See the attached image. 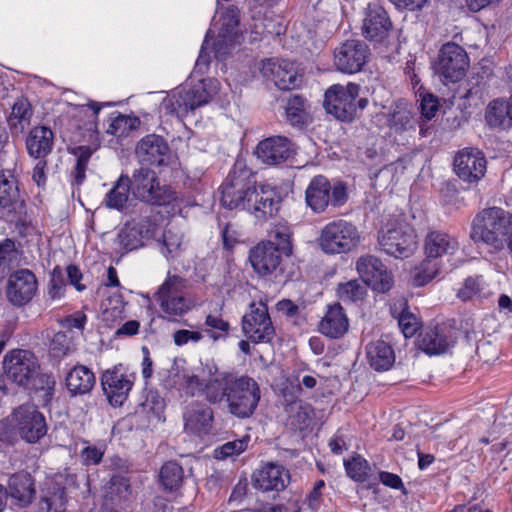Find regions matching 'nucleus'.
Returning a JSON list of instances; mask_svg holds the SVG:
<instances>
[{"instance_id": "11", "label": "nucleus", "mask_w": 512, "mask_h": 512, "mask_svg": "<svg viewBox=\"0 0 512 512\" xmlns=\"http://www.w3.org/2000/svg\"><path fill=\"white\" fill-rule=\"evenodd\" d=\"M136 375L122 364L103 372L101 385L107 400L113 407H120L128 399Z\"/></svg>"}, {"instance_id": "4", "label": "nucleus", "mask_w": 512, "mask_h": 512, "mask_svg": "<svg viewBox=\"0 0 512 512\" xmlns=\"http://www.w3.org/2000/svg\"><path fill=\"white\" fill-rule=\"evenodd\" d=\"M131 194L141 202L154 206L169 205L177 200L176 192L166 184H161L156 172L140 167L129 177Z\"/></svg>"}, {"instance_id": "23", "label": "nucleus", "mask_w": 512, "mask_h": 512, "mask_svg": "<svg viewBox=\"0 0 512 512\" xmlns=\"http://www.w3.org/2000/svg\"><path fill=\"white\" fill-rule=\"evenodd\" d=\"M486 159L477 148H464L454 158V171L464 182L477 183L486 172Z\"/></svg>"}, {"instance_id": "8", "label": "nucleus", "mask_w": 512, "mask_h": 512, "mask_svg": "<svg viewBox=\"0 0 512 512\" xmlns=\"http://www.w3.org/2000/svg\"><path fill=\"white\" fill-rule=\"evenodd\" d=\"M378 243L382 251L395 258H408L416 248V234L412 227L396 218L379 231Z\"/></svg>"}, {"instance_id": "51", "label": "nucleus", "mask_w": 512, "mask_h": 512, "mask_svg": "<svg viewBox=\"0 0 512 512\" xmlns=\"http://www.w3.org/2000/svg\"><path fill=\"white\" fill-rule=\"evenodd\" d=\"M344 467L347 475L354 481L364 482L367 480L370 465L362 456L356 455L350 460L344 461Z\"/></svg>"}, {"instance_id": "31", "label": "nucleus", "mask_w": 512, "mask_h": 512, "mask_svg": "<svg viewBox=\"0 0 512 512\" xmlns=\"http://www.w3.org/2000/svg\"><path fill=\"white\" fill-rule=\"evenodd\" d=\"M185 429L197 434H208L213 425L214 412L211 407L204 404H192L184 413Z\"/></svg>"}, {"instance_id": "64", "label": "nucleus", "mask_w": 512, "mask_h": 512, "mask_svg": "<svg viewBox=\"0 0 512 512\" xmlns=\"http://www.w3.org/2000/svg\"><path fill=\"white\" fill-rule=\"evenodd\" d=\"M144 512H173V506L164 496L156 495L152 502L145 507Z\"/></svg>"}, {"instance_id": "26", "label": "nucleus", "mask_w": 512, "mask_h": 512, "mask_svg": "<svg viewBox=\"0 0 512 512\" xmlns=\"http://www.w3.org/2000/svg\"><path fill=\"white\" fill-rule=\"evenodd\" d=\"M283 255L273 241H262L250 250L249 260L257 274L266 276L276 271Z\"/></svg>"}, {"instance_id": "10", "label": "nucleus", "mask_w": 512, "mask_h": 512, "mask_svg": "<svg viewBox=\"0 0 512 512\" xmlns=\"http://www.w3.org/2000/svg\"><path fill=\"white\" fill-rule=\"evenodd\" d=\"M158 232L156 219L145 214L127 221L119 230L117 240L120 248L128 253L144 247Z\"/></svg>"}, {"instance_id": "7", "label": "nucleus", "mask_w": 512, "mask_h": 512, "mask_svg": "<svg viewBox=\"0 0 512 512\" xmlns=\"http://www.w3.org/2000/svg\"><path fill=\"white\" fill-rule=\"evenodd\" d=\"M307 206L317 214L323 213L329 206L338 208L348 200L347 187L341 182L331 184L323 175L314 176L305 191Z\"/></svg>"}, {"instance_id": "40", "label": "nucleus", "mask_w": 512, "mask_h": 512, "mask_svg": "<svg viewBox=\"0 0 512 512\" xmlns=\"http://www.w3.org/2000/svg\"><path fill=\"white\" fill-rule=\"evenodd\" d=\"M66 503L65 487L55 483L42 492L38 509L39 512H64Z\"/></svg>"}, {"instance_id": "29", "label": "nucleus", "mask_w": 512, "mask_h": 512, "mask_svg": "<svg viewBox=\"0 0 512 512\" xmlns=\"http://www.w3.org/2000/svg\"><path fill=\"white\" fill-rule=\"evenodd\" d=\"M7 488L9 497L18 507L25 508L29 506L36 494L35 480L32 475L20 470L11 474L7 479Z\"/></svg>"}, {"instance_id": "45", "label": "nucleus", "mask_w": 512, "mask_h": 512, "mask_svg": "<svg viewBox=\"0 0 512 512\" xmlns=\"http://www.w3.org/2000/svg\"><path fill=\"white\" fill-rule=\"evenodd\" d=\"M442 270V260L426 256L420 265L415 268L413 282L416 286H423L438 277Z\"/></svg>"}, {"instance_id": "15", "label": "nucleus", "mask_w": 512, "mask_h": 512, "mask_svg": "<svg viewBox=\"0 0 512 512\" xmlns=\"http://www.w3.org/2000/svg\"><path fill=\"white\" fill-rule=\"evenodd\" d=\"M3 366L7 378L20 387L28 385L34 374L40 370L36 356L31 351L22 349L5 355Z\"/></svg>"}, {"instance_id": "22", "label": "nucleus", "mask_w": 512, "mask_h": 512, "mask_svg": "<svg viewBox=\"0 0 512 512\" xmlns=\"http://www.w3.org/2000/svg\"><path fill=\"white\" fill-rule=\"evenodd\" d=\"M37 279L28 269H19L12 273L7 282L6 296L8 301L17 307L29 303L37 292Z\"/></svg>"}, {"instance_id": "14", "label": "nucleus", "mask_w": 512, "mask_h": 512, "mask_svg": "<svg viewBox=\"0 0 512 512\" xmlns=\"http://www.w3.org/2000/svg\"><path fill=\"white\" fill-rule=\"evenodd\" d=\"M469 66L466 51L454 42H447L439 50L434 63L435 72L449 82L461 80Z\"/></svg>"}, {"instance_id": "27", "label": "nucleus", "mask_w": 512, "mask_h": 512, "mask_svg": "<svg viewBox=\"0 0 512 512\" xmlns=\"http://www.w3.org/2000/svg\"><path fill=\"white\" fill-rule=\"evenodd\" d=\"M135 154L142 165L162 166L166 164L169 146L163 137L149 134L137 143Z\"/></svg>"}, {"instance_id": "9", "label": "nucleus", "mask_w": 512, "mask_h": 512, "mask_svg": "<svg viewBox=\"0 0 512 512\" xmlns=\"http://www.w3.org/2000/svg\"><path fill=\"white\" fill-rule=\"evenodd\" d=\"M360 86L349 82L347 85L333 84L324 94L323 107L336 119L350 122L356 116V99Z\"/></svg>"}, {"instance_id": "2", "label": "nucleus", "mask_w": 512, "mask_h": 512, "mask_svg": "<svg viewBox=\"0 0 512 512\" xmlns=\"http://www.w3.org/2000/svg\"><path fill=\"white\" fill-rule=\"evenodd\" d=\"M220 191L224 207L246 211L258 223L274 218L281 207L282 198L277 187L258 184L256 173L242 160L234 163Z\"/></svg>"}, {"instance_id": "61", "label": "nucleus", "mask_w": 512, "mask_h": 512, "mask_svg": "<svg viewBox=\"0 0 512 512\" xmlns=\"http://www.w3.org/2000/svg\"><path fill=\"white\" fill-rule=\"evenodd\" d=\"M15 189L13 183L7 179L0 180V206L9 207L15 199Z\"/></svg>"}, {"instance_id": "25", "label": "nucleus", "mask_w": 512, "mask_h": 512, "mask_svg": "<svg viewBox=\"0 0 512 512\" xmlns=\"http://www.w3.org/2000/svg\"><path fill=\"white\" fill-rule=\"evenodd\" d=\"M212 98L207 80H200L189 89H181L173 93L170 103L173 111L178 114L188 113L207 104Z\"/></svg>"}, {"instance_id": "37", "label": "nucleus", "mask_w": 512, "mask_h": 512, "mask_svg": "<svg viewBox=\"0 0 512 512\" xmlns=\"http://www.w3.org/2000/svg\"><path fill=\"white\" fill-rule=\"evenodd\" d=\"M131 182L127 174H121L114 182L112 188L106 193L103 203L109 209L122 212L127 207Z\"/></svg>"}, {"instance_id": "12", "label": "nucleus", "mask_w": 512, "mask_h": 512, "mask_svg": "<svg viewBox=\"0 0 512 512\" xmlns=\"http://www.w3.org/2000/svg\"><path fill=\"white\" fill-rule=\"evenodd\" d=\"M12 420L21 439L27 443H37L47 434L45 416L33 404H23L15 408Z\"/></svg>"}, {"instance_id": "1", "label": "nucleus", "mask_w": 512, "mask_h": 512, "mask_svg": "<svg viewBox=\"0 0 512 512\" xmlns=\"http://www.w3.org/2000/svg\"><path fill=\"white\" fill-rule=\"evenodd\" d=\"M181 393L194 396L203 392L207 402L225 404L227 412L237 419L252 417L261 400L258 382L236 372L217 371L204 383L197 375H185Z\"/></svg>"}, {"instance_id": "24", "label": "nucleus", "mask_w": 512, "mask_h": 512, "mask_svg": "<svg viewBox=\"0 0 512 512\" xmlns=\"http://www.w3.org/2000/svg\"><path fill=\"white\" fill-rule=\"evenodd\" d=\"M392 21L387 11L379 4H368L364 10L362 35L371 41L381 42L388 37Z\"/></svg>"}, {"instance_id": "5", "label": "nucleus", "mask_w": 512, "mask_h": 512, "mask_svg": "<svg viewBox=\"0 0 512 512\" xmlns=\"http://www.w3.org/2000/svg\"><path fill=\"white\" fill-rule=\"evenodd\" d=\"M360 232L356 225L344 219H335L325 224L317 239L323 253L346 254L360 244Z\"/></svg>"}, {"instance_id": "33", "label": "nucleus", "mask_w": 512, "mask_h": 512, "mask_svg": "<svg viewBox=\"0 0 512 512\" xmlns=\"http://www.w3.org/2000/svg\"><path fill=\"white\" fill-rule=\"evenodd\" d=\"M56 381L51 373H44L38 370L30 379L29 384L25 388L29 394L42 407L50 405L55 393Z\"/></svg>"}, {"instance_id": "55", "label": "nucleus", "mask_w": 512, "mask_h": 512, "mask_svg": "<svg viewBox=\"0 0 512 512\" xmlns=\"http://www.w3.org/2000/svg\"><path fill=\"white\" fill-rule=\"evenodd\" d=\"M185 373L181 372L178 368H172L167 372V375L162 378L161 384L165 389L182 391V385L185 378Z\"/></svg>"}, {"instance_id": "48", "label": "nucleus", "mask_w": 512, "mask_h": 512, "mask_svg": "<svg viewBox=\"0 0 512 512\" xmlns=\"http://www.w3.org/2000/svg\"><path fill=\"white\" fill-rule=\"evenodd\" d=\"M487 284L482 275L467 277L462 287L457 292V297L462 301H469L477 297L485 296Z\"/></svg>"}, {"instance_id": "39", "label": "nucleus", "mask_w": 512, "mask_h": 512, "mask_svg": "<svg viewBox=\"0 0 512 512\" xmlns=\"http://www.w3.org/2000/svg\"><path fill=\"white\" fill-rule=\"evenodd\" d=\"M308 108L309 104L304 97L300 95L289 97L285 106V115L289 124L298 129L307 126L310 122Z\"/></svg>"}, {"instance_id": "49", "label": "nucleus", "mask_w": 512, "mask_h": 512, "mask_svg": "<svg viewBox=\"0 0 512 512\" xmlns=\"http://www.w3.org/2000/svg\"><path fill=\"white\" fill-rule=\"evenodd\" d=\"M291 235L290 227L285 223H279L270 230L269 241H273L278 250L289 256L292 253Z\"/></svg>"}, {"instance_id": "17", "label": "nucleus", "mask_w": 512, "mask_h": 512, "mask_svg": "<svg viewBox=\"0 0 512 512\" xmlns=\"http://www.w3.org/2000/svg\"><path fill=\"white\" fill-rule=\"evenodd\" d=\"M369 48L361 40H347L334 50V64L338 71L354 74L361 71L367 62Z\"/></svg>"}, {"instance_id": "56", "label": "nucleus", "mask_w": 512, "mask_h": 512, "mask_svg": "<svg viewBox=\"0 0 512 512\" xmlns=\"http://www.w3.org/2000/svg\"><path fill=\"white\" fill-rule=\"evenodd\" d=\"M420 111L423 117L427 120H431L438 111L439 101L438 98L433 94L426 93L424 95H420Z\"/></svg>"}, {"instance_id": "16", "label": "nucleus", "mask_w": 512, "mask_h": 512, "mask_svg": "<svg viewBox=\"0 0 512 512\" xmlns=\"http://www.w3.org/2000/svg\"><path fill=\"white\" fill-rule=\"evenodd\" d=\"M219 24L218 34L213 42V51L217 59L224 60L231 48L239 42V38L241 37L238 30L239 10L234 5L228 6L221 14ZM217 25L218 22L213 23L214 28H216Z\"/></svg>"}, {"instance_id": "54", "label": "nucleus", "mask_w": 512, "mask_h": 512, "mask_svg": "<svg viewBox=\"0 0 512 512\" xmlns=\"http://www.w3.org/2000/svg\"><path fill=\"white\" fill-rule=\"evenodd\" d=\"M213 37V29L211 28L207 31L204 42L201 46L199 56L194 66V73L203 74L208 70L210 65V56L206 53V46L208 45L209 40Z\"/></svg>"}, {"instance_id": "57", "label": "nucleus", "mask_w": 512, "mask_h": 512, "mask_svg": "<svg viewBox=\"0 0 512 512\" xmlns=\"http://www.w3.org/2000/svg\"><path fill=\"white\" fill-rule=\"evenodd\" d=\"M398 325L406 338L412 337L418 330L416 317L407 311H403L398 317Z\"/></svg>"}, {"instance_id": "42", "label": "nucleus", "mask_w": 512, "mask_h": 512, "mask_svg": "<svg viewBox=\"0 0 512 512\" xmlns=\"http://www.w3.org/2000/svg\"><path fill=\"white\" fill-rule=\"evenodd\" d=\"M388 125L395 132H403L414 128L411 111L404 100L395 101L388 114Z\"/></svg>"}, {"instance_id": "19", "label": "nucleus", "mask_w": 512, "mask_h": 512, "mask_svg": "<svg viewBox=\"0 0 512 512\" xmlns=\"http://www.w3.org/2000/svg\"><path fill=\"white\" fill-rule=\"evenodd\" d=\"M261 73L281 90L294 89L301 81L297 64L288 59L263 60Z\"/></svg>"}, {"instance_id": "53", "label": "nucleus", "mask_w": 512, "mask_h": 512, "mask_svg": "<svg viewBox=\"0 0 512 512\" xmlns=\"http://www.w3.org/2000/svg\"><path fill=\"white\" fill-rule=\"evenodd\" d=\"M163 249L162 253L169 259H174L179 256L182 246V234L175 232L172 229H166L163 232Z\"/></svg>"}, {"instance_id": "62", "label": "nucleus", "mask_w": 512, "mask_h": 512, "mask_svg": "<svg viewBox=\"0 0 512 512\" xmlns=\"http://www.w3.org/2000/svg\"><path fill=\"white\" fill-rule=\"evenodd\" d=\"M379 480L381 483L389 488L401 490L402 493L406 494L407 490L403 484L402 479L394 473L388 471H381L379 473Z\"/></svg>"}, {"instance_id": "18", "label": "nucleus", "mask_w": 512, "mask_h": 512, "mask_svg": "<svg viewBox=\"0 0 512 512\" xmlns=\"http://www.w3.org/2000/svg\"><path fill=\"white\" fill-rule=\"evenodd\" d=\"M361 280L373 290L381 293L389 291L393 285L391 272L380 259L373 255L361 256L356 262Z\"/></svg>"}, {"instance_id": "6", "label": "nucleus", "mask_w": 512, "mask_h": 512, "mask_svg": "<svg viewBox=\"0 0 512 512\" xmlns=\"http://www.w3.org/2000/svg\"><path fill=\"white\" fill-rule=\"evenodd\" d=\"M155 300L160 306L163 318L169 321H177L193 306L187 296V280L170 273L156 292Z\"/></svg>"}, {"instance_id": "34", "label": "nucleus", "mask_w": 512, "mask_h": 512, "mask_svg": "<svg viewBox=\"0 0 512 512\" xmlns=\"http://www.w3.org/2000/svg\"><path fill=\"white\" fill-rule=\"evenodd\" d=\"M54 134L45 126L34 127L26 139L28 154L36 159H44L52 150Z\"/></svg>"}, {"instance_id": "52", "label": "nucleus", "mask_w": 512, "mask_h": 512, "mask_svg": "<svg viewBox=\"0 0 512 512\" xmlns=\"http://www.w3.org/2000/svg\"><path fill=\"white\" fill-rule=\"evenodd\" d=\"M249 442V435H245L240 439L228 441L215 450V457L217 459H226L238 456L247 449Z\"/></svg>"}, {"instance_id": "36", "label": "nucleus", "mask_w": 512, "mask_h": 512, "mask_svg": "<svg viewBox=\"0 0 512 512\" xmlns=\"http://www.w3.org/2000/svg\"><path fill=\"white\" fill-rule=\"evenodd\" d=\"M367 360L376 371H386L395 362V354L392 347L383 340L371 342L366 347Z\"/></svg>"}, {"instance_id": "47", "label": "nucleus", "mask_w": 512, "mask_h": 512, "mask_svg": "<svg viewBox=\"0 0 512 512\" xmlns=\"http://www.w3.org/2000/svg\"><path fill=\"white\" fill-rule=\"evenodd\" d=\"M94 151L95 149L90 146H77L72 149V154L77 158L76 165L71 173L72 185L79 186L86 179V170Z\"/></svg>"}, {"instance_id": "13", "label": "nucleus", "mask_w": 512, "mask_h": 512, "mask_svg": "<svg viewBox=\"0 0 512 512\" xmlns=\"http://www.w3.org/2000/svg\"><path fill=\"white\" fill-rule=\"evenodd\" d=\"M241 324L244 336L254 343H268L275 335L267 305L262 300L249 304Z\"/></svg>"}, {"instance_id": "28", "label": "nucleus", "mask_w": 512, "mask_h": 512, "mask_svg": "<svg viewBox=\"0 0 512 512\" xmlns=\"http://www.w3.org/2000/svg\"><path fill=\"white\" fill-rule=\"evenodd\" d=\"M292 142L284 136H273L259 142L256 147L257 157L265 164L278 165L294 154Z\"/></svg>"}, {"instance_id": "50", "label": "nucleus", "mask_w": 512, "mask_h": 512, "mask_svg": "<svg viewBox=\"0 0 512 512\" xmlns=\"http://www.w3.org/2000/svg\"><path fill=\"white\" fill-rule=\"evenodd\" d=\"M205 325L207 327L205 332L213 341L225 339L230 331L229 322L220 315L208 314L205 318Z\"/></svg>"}, {"instance_id": "63", "label": "nucleus", "mask_w": 512, "mask_h": 512, "mask_svg": "<svg viewBox=\"0 0 512 512\" xmlns=\"http://www.w3.org/2000/svg\"><path fill=\"white\" fill-rule=\"evenodd\" d=\"M65 284L61 274H56V269L53 272L52 278L49 283L48 295L52 300L60 299L64 295Z\"/></svg>"}, {"instance_id": "35", "label": "nucleus", "mask_w": 512, "mask_h": 512, "mask_svg": "<svg viewBox=\"0 0 512 512\" xmlns=\"http://www.w3.org/2000/svg\"><path fill=\"white\" fill-rule=\"evenodd\" d=\"M95 385V375L84 365L73 367L66 376V387L72 396L89 393Z\"/></svg>"}, {"instance_id": "59", "label": "nucleus", "mask_w": 512, "mask_h": 512, "mask_svg": "<svg viewBox=\"0 0 512 512\" xmlns=\"http://www.w3.org/2000/svg\"><path fill=\"white\" fill-rule=\"evenodd\" d=\"M104 451L96 446L85 447L80 454L84 465H97L102 461Z\"/></svg>"}, {"instance_id": "21", "label": "nucleus", "mask_w": 512, "mask_h": 512, "mask_svg": "<svg viewBox=\"0 0 512 512\" xmlns=\"http://www.w3.org/2000/svg\"><path fill=\"white\" fill-rule=\"evenodd\" d=\"M457 341V330L448 324L427 327L419 335V347L428 355H440Z\"/></svg>"}, {"instance_id": "58", "label": "nucleus", "mask_w": 512, "mask_h": 512, "mask_svg": "<svg viewBox=\"0 0 512 512\" xmlns=\"http://www.w3.org/2000/svg\"><path fill=\"white\" fill-rule=\"evenodd\" d=\"M203 338V335L199 331H191L186 329L177 330L173 334V341L177 346H184L188 342L197 343Z\"/></svg>"}, {"instance_id": "32", "label": "nucleus", "mask_w": 512, "mask_h": 512, "mask_svg": "<svg viewBox=\"0 0 512 512\" xmlns=\"http://www.w3.org/2000/svg\"><path fill=\"white\" fill-rule=\"evenodd\" d=\"M349 328L348 318L339 303L328 306L327 312L320 322V332L332 339L342 337Z\"/></svg>"}, {"instance_id": "20", "label": "nucleus", "mask_w": 512, "mask_h": 512, "mask_svg": "<svg viewBox=\"0 0 512 512\" xmlns=\"http://www.w3.org/2000/svg\"><path fill=\"white\" fill-rule=\"evenodd\" d=\"M290 479L286 467L276 462H267L253 472L252 484L259 491L279 493L289 485Z\"/></svg>"}, {"instance_id": "38", "label": "nucleus", "mask_w": 512, "mask_h": 512, "mask_svg": "<svg viewBox=\"0 0 512 512\" xmlns=\"http://www.w3.org/2000/svg\"><path fill=\"white\" fill-rule=\"evenodd\" d=\"M184 481V470L176 461H167L160 468L158 483L166 493H177Z\"/></svg>"}, {"instance_id": "30", "label": "nucleus", "mask_w": 512, "mask_h": 512, "mask_svg": "<svg viewBox=\"0 0 512 512\" xmlns=\"http://www.w3.org/2000/svg\"><path fill=\"white\" fill-rule=\"evenodd\" d=\"M459 250L458 240L443 231H431L425 237L424 252L428 257L441 260L444 256H452Z\"/></svg>"}, {"instance_id": "60", "label": "nucleus", "mask_w": 512, "mask_h": 512, "mask_svg": "<svg viewBox=\"0 0 512 512\" xmlns=\"http://www.w3.org/2000/svg\"><path fill=\"white\" fill-rule=\"evenodd\" d=\"M16 254L15 242L12 239H4L0 242V267L5 270L7 262Z\"/></svg>"}, {"instance_id": "3", "label": "nucleus", "mask_w": 512, "mask_h": 512, "mask_svg": "<svg viewBox=\"0 0 512 512\" xmlns=\"http://www.w3.org/2000/svg\"><path fill=\"white\" fill-rule=\"evenodd\" d=\"M509 232H511L510 214L502 208L492 207L476 215L470 236L476 243L481 242L495 250H501Z\"/></svg>"}, {"instance_id": "41", "label": "nucleus", "mask_w": 512, "mask_h": 512, "mask_svg": "<svg viewBox=\"0 0 512 512\" xmlns=\"http://www.w3.org/2000/svg\"><path fill=\"white\" fill-rule=\"evenodd\" d=\"M105 104L91 101L87 105H72L71 114L77 121V127L93 131L97 127L98 114Z\"/></svg>"}, {"instance_id": "44", "label": "nucleus", "mask_w": 512, "mask_h": 512, "mask_svg": "<svg viewBox=\"0 0 512 512\" xmlns=\"http://www.w3.org/2000/svg\"><path fill=\"white\" fill-rule=\"evenodd\" d=\"M32 110L26 99H18L12 106V111L7 119L12 133H21L30 123Z\"/></svg>"}, {"instance_id": "46", "label": "nucleus", "mask_w": 512, "mask_h": 512, "mask_svg": "<svg viewBox=\"0 0 512 512\" xmlns=\"http://www.w3.org/2000/svg\"><path fill=\"white\" fill-rule=\"evenodd\" d=\"M367 284L362 280L353 279L339 283L336 289L338 298L344 303H356L362 301L367 293Z\"/></svg>"}, {"instance_id": "43", "label": "nucleus", "mask_w": 512, "mask_h": 512, "mask_svg": "<svg viewBox=\"0 0 512 512\" xmlns=\"http://www.w3.org/2000/svg\"><path fill=\"white\" fill-rule=\"evenodd\" d=\"M510 99L508 101L495 99L487 107L485 119L493 128L510 129Z\"/></svg>"}]
</instances>
